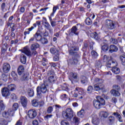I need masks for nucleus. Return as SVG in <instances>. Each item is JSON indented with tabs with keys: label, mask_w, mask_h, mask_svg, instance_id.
Wrapping results in <instances>:
<instances>
[{
	"label": "nucleus",
	"mask_w": 125,
	"mask_h": 125,
	"mask_svg": "<svg viewBox=\"0 0 125 125\" xmlns=\"http://www.w3.org/2000/svg\"><path fill=\"white\" fill-rule=\"evenodd\" d=\"M54 61H58L59 60V53L58 54H55V56L53 58Z\"/></svg>",
	"instance_id": "nucleus-54"
},
{
	"label": "nucleus",
	"mask_w": 125,
	"mask_h": 125,
	"mask_svg": "<svg viewBox=\"0 0 125 125\" xmlns=\"http://www.w3.org/2000/svg\"><path fill=\"white\" fill-rule=\"evenodd\" d=\"M61 99H62V100H64V101H66V100L68 99V96H67V94H64L63 95H61Z\"/></svg>",
	"instance_id": "nucleus-56"
},
{
	"label": "nucleus",
	"mask_w": 125,
	"mask_h": 125,
	"mask_svg": "<svg viewBox=\"0 0 125 125\" xmlns=\"http://www.w3.org/2000/svg\"><path fill=\"white\" fill-rule=\"evenodd\" d=\"M11 76L14 79V81H17V80H18V76L15 71H12L11 72Z\"/></svg>",
	"instance_id": "nucleus-33"
},
{
	"label": "nucleus",
	"mask_w": 125,
	"mask_h": 125,
	"mask_svg": "<svg viewBox=\"0 0 125 125\" xmlns=\"http://www.w3.org/2000/svg\"><path fill=\"white\" fill-rule=\"evenodd\" d=\"M92 123V124H93V125H99V123H100V121L99 120V118H98V117H97V115H93Z\"/></svg>",
	"instance_id": "nucleus-15"
},
{
	"label": "nucleus",
	"mask_w": 125,
	"mask_h": 125,
	"mask_svg": "<svg viewBox=\"0 0 125 125\" xmlns=\"http://www.w3.org/2000/svg\"><path fill=\"white\" fill-rule=\"evenodd\" d=\"M62 116L63 119L71 121L72 118L74 117V111L72 108H67L65 111L62 112Z\"/></svg>",
	"instance_id": "nucleus-3"
},
{
	"label": "nucleus",
	"mask_w": 125,
	"mask_h": 125,
	"mask_svg": "<svg viewBox=\"0 0 125 125\" xmlns=\"http://www.w3.org/2000/svg\"><path fill=\"white\" fill-rule=\"evenodd\" d=\"M15 113V111L14 110L13 108H10L7 111H4L3 114V117L4 118H6V119L8 118L9 116L10 117H13L14 116V113Z\"/></svg>",
	"instance_id": "nucleus-7"
},
{
	"label": "nucleus",
	"mask_w": 125,
	"mask_h": 125,
	"mask_svg": "<svg viewBox=\"0 0 125 125\" xmlns=\"http://www.w3.org/2000/svg\"><path fill=\"white\" fill-rule=\"evenodd\" d=\"M67 62L69 65H77L79 63V60L76 58H73L68 60Z\"/></svg>",
	"instance_id": "nucleus-14"
},
{
	"label": "nucleus",
	"mask_w": 125,
	"mask_h": 125,
	"mask_svg": "<svg viewBox=\"0 0 125 125\" xmlns=\"http://www.w3.org/2000/svg\"><path fill=\"white\" fill-rule=\"evenodd\" d=\"M112 64H114L113 65L114 66H112V68L111 69L112 73L115 74V75H119V74L121 73V70L119 67H116V66H118V62H117V61H112Z\"/></svg>",
	"instance_id": "nucleus-8"
},
{
	"label": "nucleus",
	"mask_w": 125,
	"mask_h": 125,
	"mask_svg": "<svg viewBox=\"0 0 125 125\" xmlns=\"http://www.w3.org/2000/svg\"><path fill=\"white\" fill-rule=\"evenodd\" d=\"M102 116L104 118H106L108 117V113H107L106 111L103 112Z\"/></svg>",
	"instance_id": "nucleus-63"
},
{
	"label": "nucleus",
	"mask_w": 125,
	"mask_h": 125,
	"mask_svg": "<svg viewBox=\"0 0 125 125\" xmlns=\"http://www.w3.org/2000/svg\"><path fill=\"white\" fill-rule=\"evenodd\" d=\"M0 109L2 111H3L5 108V104L3 103V101L1 100L0 101Z\"/></svg>",
	"instance_id": "nucleus-42"
},
{
	"label": "nucleus",
	"mask_w": 125,
	"mask_h": 125,
	"mask_svg": "<svg viewBox=\"0 0 125 125\" xmlns=\"http://www.w3.org/2000/svg\"><path fill=\"white\" fill-rule=\"evenodd\" d=\"M25 71V68L23 65H20L18 68V73L19 76H21Z\"/></svg>",
	"instance_id": "nucleus-20"
},
{
	"label": "nucleus",
	"mask_w": 125,
	"mask_h": 125,
	"mask_svg": "<svg viewBox=\"0 0 125 125\" xmlns=\"http://www.w3.org/2000/svg\"><path fill=\"white\" fill-rule=\"evenodd\" d=\"M93 86L92 85H89L88 86L87 88V91L88 92V93H91L93 91Z\"/></svg>",
	"instance_id": "nucleus-45"
},
{
	"label": "nucleus",
	"mask_w": 125,
	"mask_h": 125,
	"mask_svg": "<svg viewBox=\"0 0 125 125\" xmlns=\"http://www.w3.org/2000/svg\"><path fill=\"white\" fill-rule=\"evenodd\" d=\"M57 80V79H56V77H55V75H52L50 76L49 78H48V81L49 83H54V82H56V80Z\"/></svg>",
	"instance_id": "nucleus-27"
},
{
	"label": "nucleus",
	"mask_w": 125,
	"mask_h": 125,
	"mask_svg": "<svg viewBox=\"0 0 125 125\" xmlns=\"http://www.w3.org/2000/svg\"><path fill=\"white\" fill-rule=\"evenodd\" d=\"M74 35H76V36L79 35L77 26H73L72 28L69 30V36H73Z\"/></svg>",
	"instance_id": "nucleus-11"
},
{
	"label": "nucleus",
	"mask_w": 125,
	"mask_h": 125,
	"mask_svg": "<svg viewBox=\"0 0 125 125\" xmlns=\"http://www.w3.org/2000/svg\"><path fill=\"white\" fill-rule=\"evenodd\" d=\"M102 49L103 51L106 52L109 49V46L108 45H104L102 46Z\"/></svg>",
	"instance_id": "nucleus-48"
},
{
	"label": "nucleus",
	"mask_w": 125,
	"mask_h": 125,
	"mask_svg": "<svg viewBox=\"0 0 125 125\" xmlns=\"http://www.w3.org/2000/svg\"><path fill=\"white\" fill-rule=\"evenodd\" d=\"M73 97H78V99H83V96H80V95L78 94V93L76 92L73 94Z\"/></svg>",
	"instance_id": "nucleus-52"
},
{
	"label": "nucleus",
	"mask_w": 125,
	"mask_h": 125,
	"mask_svg": "<svg viewBox=\"0 0 125 125\" xmlns=\"http://www.w3.org/2000/svg\"><path fill=\"white\" fill-rule=\"evenodd\" d=\"M120 60L122 62L123 65H125V56H122L120 57Z\"/></svg>",
	"instance_id": "nucleus-58"
},
{
	"label": "nucleus",
	"mask_w": 125,
	"mask_h": 125,
	"mask_svg": "<svg viewBox=\"0 0 125 125\" xmlns=\"http://www.w3.org/2000/svg\"><path fill=\"white\" fill-rule=\"evenodd\" d=\"M79 47L78 46H73L69 49L68 52L70 55H73L76 59H79V58H81V55L76 52L79 51Z\"/></svg>",
	"instance_id": "nucleus-4"
},
{
	"label": "nucleus",
	"mask_w": 125,
	"mask_h": 125,
	"mask_svg": "<svg viewBox=\"0 0 125 125\" xmlns=\"http://www.w3.org/2000/svg\"><path fill=\"white\" fill-rule=\"evenodd\" d=\"M21 104L22 106L25 107L27 106V103L28 101L27 100V98L25 97L22 96L21 97Z\"/></svg>",
	"instance_id": "nucleus-17"
},
{
	"label": "nucleus",
	"mask_w": 125,
	"mask_h": 125,
	"mask_svg": "<svg viewBox=\"0 0 125 125\" xmlns=\"http://www.w3.org/2000/svg\"><path fill=\"white\" fill-rule=\"evenodd\" d=\"M91 54L93 58H96L97 57H98V54L94 50H92L91 52Z\"/></svg>",
	"instance_id": "nucleus-39"
},
{
	"label": "nucleus",
	"mask_w": 125,
	"mask_h": 125,
	"mask_svg": "<svg viewBox=\"0 0 125 125\" xmlns=\"http://www.w3.org/2000/svg\"><path fill=\"white\" fill-rule=\"evenodd\" d=\"M113 88L115 90H117V91H119V90H120V89H121V87H120V86H119L118 85H113Z\"/></svg>",
	"instance_id": "nucleus-57"
},
{
	"label": "nucleus",
	"mask_w": 125,
	"mask_h": 125,
	"mask_svg": "<svg viewBox=\"0 0 125 125\" xmlns=\"http://www.w3.org/2000/svg\"><path fill=\"white\" fill-rule=\"evenodd\" d=\"M57 9H59V6H54L53 8V12L51 14L50 16H53V15H54V14L56 12V10H57Z\"/></svg>",
	"instance_id": "nucleus-35"
},
{
	"label": "nucleus",
	"mask_w": 125,
	"mask_h": 125,
	"mask_svg": "<svg viewBox=\"0 0 125 125\" xmlns=\"http://www.w3.org/2000/svg\"><path fill=\"white\" fill-rule=\"evenodd\" d=\"M84 115V110H83V109H81L79 112L77 113V115L78 116V117H80V118H83Z\"/></svg>",
	"instance_id": "nucleus-37"
},
{
	"label": "nucleus",
	"mask_w": 125,
	"mask_h": 125,
	"mask_svg": "<svg viewBox=\"0 0 125 125\" xmlns=\"http://www.w3.org/2000/svg\"><path fill=\"white\" fill-rule=\"evenodd\" d=\"M110 93L111 95H113V96H115V97H118L119 96H121V93H120V92H119V91H117V90H111Z\"/></svg>",
	"instance_id": "nucleus-19"
},
{
	"label": "nucleus",
	"mask_w": 125,
	"mask_h": 125,
	"mask_svg": "<svg viewBox=\"0 0 125 125\" xmlns=\"http://www.w3.org/2000/svg\"><path fill=\"white\" fill-rule=\"evenodd\" d=\"M1 91L2 96L4 97H8L10 95V92L6 87L2 88Z\"/></svg>",
	"instance_id": "nucleus-12"
},
{
	"label": "nucleus",
	"mask_w": 125,
	"mask_h": 125,
	"mask_svg": "<svg viewBox=\"0 0 125 125\" xmlns=\"http://www.w3.org/2000/svg\"><path fill=\"white\" fill-rule=\"evenodd\" d=\"M113 62V61H112V62ZM112 65H114L115 64H111L110 62H106V66L107 68H112Z\"/></svg>",
	"instance_id": "nucleus-60"
},
{
	"label": "nucleus",
	"mask_w": 125,
	"mask_h": 125,
	"mask_svg": "<svg viewBox=\"0 0 125 125\" xmlns=\"http://www.w3.org/2000/svg\"><path fill=\"white\" fill-rule=\"evenodd\" d=\"M105 25L110 30H114L117 27V25L115 24V22L110 20H107L106 21Z\"/></svg>",
	"instance_id": "nucleus-5"
},
{
	"label": "nucleus",
	"mask_w": 125,
	"mask_h": 125,
	"mask_svg": "<svg viewBox=\"0 0 125 125\" xmlns=\"http://www.w3.org/2000/svg\"><path fill=\"white\" fill-rule=\"evenodd\" d=\"M50 51L51 53H52V54L55 55L59 53V52L58 51V50L56 49V48H53V47L51 48Z\"/></svg>",
	"instance_id": "nucleus-34"
},
{
	"label": "nucleus",
	"mask_w": 125,
	"mask_h": 125,
	"mask_svg": "<svg viewBox=\"0 0 125 125\" xmlns=\"http://www.w3.org/2000/svg\"><path fill=\"white\" fill-rule=\"evenodd\" d=\"M40 42L42 44H46V43L48 42V41L47 40V39L45 38H42L40 40Z\"/></svg>",
	"instance_id": "nucleus-41"
},
{
	"label": "nucleus",
	"mask_w": 125,
	"mask_h": 125,
	"mask_svg": "<svg viewBox=\"0 0 125 125\" xmlns=\"http://www.w3.org/2000/svg\"><path fill=\"white\" fill-rule=\"evenodd\" d=\"M110 42L113 44H118V40L114 38H111Z\"/></svg>",
	"instance_id": "nucleus-49"
},
{
	"label": "nucleus",
	"mask_w": 125,
	"mask_h": 125,
	"mask_svg": "<svg viewBox=\"0 0 125 125\" xmlns=\"http://www.w3.org/2000/svg\"><path fill=\"white\" fill-rule=\"evenodd\" d=\"M73 123L75 124H79L80 123V119L77 117H74L73 119Z\"/></svg>",
	"instance_id": "nucleus-55"
},
{
	"label": "nucleus",
	"mask_w": 125,
	"mask_h": 125,
	"mask_svg": "<svg viewBox=\"0 0 125 125\" xmlns=\"http://www.w3.org/2000/svg\"><path fill=\"white\" fill-rule=\"evenodd\" d=\"M34 37L35 38V40H36L37 42H41V40L42 39L41 34L38 32L35 33V34L34 35Z\"/></svg>",
	"instance_id": "nucleus-25"
},
{
	"label": "nucleus",
	"mask_w": 125,
	"mask_h": 125,
	"mask_svg": "<svg viewBox=\"0 0 125 125\" xmlns=\"http://www.w3.org/2000/svg\"><path fill=\"white\" fill-rule=\"evenodd\" d=\"M110 60H111V58H110V57L107 56V55H104V58H103L104 62H109Z\"/></svg>",
	"instance_id": "nucleus-40"
},
{
	"label": "nucleus",
	"mask_w": 125,
	"mask_h": 125,
	"mask_svg": "<svg viewBox=\"0 0 125 125\" xmlns=\"http://www.w3.org/2000/svg\"><path fill=\"white\" fill-rule=\"evenodd\" d=\"M27 93L29 97H33V96H34V95H35V92H34V90L31 88H29L28 89Z\"/></svg>",
	"instance_id": "nucleus-29"
},
{
	"label": "nucleus",
	"mask_w": 125,
	"mask_h": 125,
	"mask_svg": "<svg viewBox=\"0 0 125 125\" xmlns=\"http://www.w3.org/2000/svg\"><path fill=\"white\" fill-rule=\"evenodd\" d=\"M95 67L98 69H100V68L102 67V63L100 60H98L96 62Z\"/></svg>",
	"instance_id": "nucleus-32"
},
{
	"label": "nucleus",
	"mask_w": 125,
	"mask_h": 125,
	"mask_svg": "<svg viewBox=\"0 0 125 125\" xmlns=\"http://www.w3.org/2000/svg\"><path fill=\"white\" fill-rule=\"evenodd\" d=\"M111 102H112V103L116 104V103L117 102V98L113 97L111 99Z\"/></svg>",
	"instance_id": "nucleus-64"
},
{
	"label": "nucleus",
	"mask_w": 125,
	"mask_h": 125,
	"mask_svg": "<svg viewBox=\"0 0 125 125\" xmlns=\"http://www.w3.org/2000/svg\"><path fill=\"white\" fill-rule=\"evenodd\" d=\"M44 27L49 30L50 34H52L53 33V29L51 28V25L48 23L46 21L44 22Z\"/></svg>",
	"instance_id": "nucleus-18"
},
{
	"label": "nucleus",
	"mask_w": 125,
	"mask_h": 125,
	"mask_svg": "<svg viewBox=\"0 0 125 125\" xmlns=\"http://www.w3.org/2000/svg\"><path fill=\"white\" fill-rule=\"evenodd\" d=\"M37 94L40 95L41 94V92L42 93H46L47 92V88H46V86H45V84H42L41 86H38L37 88Z\"/></svg>",
	"instance_id": "nucleus-6"
},
{
	"label": "nucleus",
	"mask_w": 125,
	"mask_h": 125,
	"mask_svg": "<svg viewBox=\"0 0 125 125\" xmlns=\"http://www.w3.org/2000/svg\"><path fill=\"white\" fill-rule=\"evenodd\" d=\"M40 47V45L38 43H34L31 44L30 49L28 46L24 47L23 49L20 50L22 53H24L25 55L28 57H32V56H36L38 54V52L36 50Z\"/></svg>",
	"instance_id": "nucleus-1"
},
{
	"label": "nucleus",
	"mask_w": 125,
	"mask_h": 125,
	"mask_svg": "<svg viewBox=\"0 0 125 125\" xmlns=\"http://www.w3.org/2000/svg\"><path fill=\"white\" fill-rule=\"evenodd\" d=\"M32 105L34 107H38L39 106V101L38 100H33L32 101Z\"/></svg>",
	"instance_id": "nucleus-36"
},
{
	"label": "nucleus",
	"mask_w": 125,
	"mask_h": 125,
	"mask_svg": "<svg viewBox=\"0 0 125 125\" xmlns=\"http://www.w3.org/2000/svg\"><path fill=\"white\" fill-rule=\"evenodd\" d=\"M95 82L98 83V84H102V83H103V80L98 78H96L95 79Z\"/></svg>",
	"instance_id": "nucleus-51"
},
{
	"label": "nucleus",
	"mask_w": 125,
	"mask_h": 125,
	"mask_svg": "<svg viewBox=\"0 0 125 125\" xmlns=\"http://www.w3.org/2000/svg\"><path fill=\"white\" fill-rule=\"evenodd\" d=\"M92 36H93L94 39L96 40V41H100V36L96 32H94L92 33Z\"/></svg>",
	"instance_id": "nucleus-31"
},
{
	"label": "nucleus",
	"mask_w": 125,
	"mask_h": 125,
	"mask_svg": "<svg viewBox=\"0 0 125 125\" xmlns=\"http://www.w3.org/2000/svg\"><path fill=\"white\" fill-rule=\"evenodd\" d=\"M96 99L97 100L93 101L94 106L96 109H100L101 106H104L105 105V100L100 96H97Z\"/></svg>",
	"instance_id": "nucleus-2"
},
{
	"label": "nucleus",
	"mask_w": 125,
	"mask_h": 125,
	"mask_svg": "<svg viewBox=\"0 0 125 125\" xmlns=\"http://www.w3.org/2000/svg\"><path fill=\"white\" fill-rule=\"evenodd\" d=\"M109 52L110 53H113V52H117L118 51V47L115 45H111L109 47Z\"/></svg>",
	"instance_id": "nucleus-21"
},
{
	"label": "nucleus",
	"mask_w": 125,
	"mask_h": 125,
	"mask_svg": "<svg viewBox=\"0 0 125 125\" xmlns=\"http://www.w3.org/2000/svg\"><path fill=\"white\" fill-rule=\"evenodd\" d=\"M61 125H70L69 122L67 120H63L61 122Z\"/></svg>",
	"instance_id": "nucleus-59"
},
{
	"label": "nucleus",
	"mask_w": 125,
	"mask_h": 125,
	"mask_svg": "<svg viewBox=\"0 0 125 125\" xmlns=\"http://www.w3.org/2000/svg\"><path fill=\"white\" fill-rule=\"evenodd\" d=\"M51 67L55 68L57 66V63L56 62H50L49 63Z\"/></svg>",
	"instance_id": "nucleus-61"
},
{
	"label": "nucleus",
	"mask_w": 125,
	"mask_h": 125,
	"mask_svg": "<svg viewBox=\"0 0 125 125\" xmlns=\"http://www.w3.org/2000/svg\"><path fill=\"white\" fill-rule=\"evenodd\" d=\"M95 90L96 91L100 90V89H102L103 88V84H95L94 86Z\"/></svg>",
	"instance_id": "nucleus-28"
},
{
	"label": "nucleus",
	"mask_w": 125,
	"mask_h": 125,
	"mask_svg": "<svg viewBox=\"0 0 125 125\" xmlns=\"http://www.w3.org/2000/svg\"><path fill=\"white\" fill-rule=\"evenodd\" d=\"M2 70L5 74H7L10 71V64L8 63H4L2 66Z\"/></svg>",
	"instance_id": "nucleus-13"
},
{
	"label": "nucleus",
	"mask_w": 125,
	"mask_h": 125,
	"mask_svg": "<svg viewBox=\"0 0 125 125\" xmlns=\"http://www.w3.org/2000/svg\"><path fill=\"white\" fill-rule=\"evenodd\" d=\"M115 123V117L112 116H110L108 117V120L107 121L108 125H112Z\"/></svg>",
	"instance_id": "nucleus-23"
},
{
	"label": "nucleus",
	"mask_w": 125,
	"mask_h": 125,
	"mask_svg": "<svg viewBox=\"0 0 125 125\" xmlns=\"http://www.w3.org/2000/svg\"><path fill=\"white\" fill-rule=\"evenodd\" d=\"M60 88H62V90H67V89H68V86L65 83L60 85Z\"/></svg>",
	"instance_id": "nucleus-43"
},
{
	"label": "nucleus",
	"mask_w": 125,
	"mask_h": 125,
	"mask_svg": "<svg viewBox=\"0 0 125 125\" xmlns=\"http://www.w3.org/2000/svg\"><path fill=\"white\" fill-rule=\"evenodd\" d=\"M7 121L4 119H0V125H8Z\"/></svg>",
	"instance_id": "nucleus-44"
},
{
	"label": "nucleus",
	"mask_w": 125,
	"mask_h": 125,
	"mask_svg": "<svg viewBox=\"0 0 125 125\" xmlns=\"http://www.w3.org/2000/svg\"><path fill=\"white\" fill-rule=\"evenodd\" d=\"M53 111V106H49L47 109V114H51Z\"/></svg>",
	"instance_id": "nucleus-50"
},
{
	"label": "nucleus",
	"mask_w": 125,
	"mask_h": 125,
	"mask_svg": "<svg viewBox=\"0 0 125 125\" xmlns=\"http://www.w3.org/2000/svg\"><path fill=\"white\" fill-rule=\"evenodd\" d=\"M48 75L49 76H54V70H50L48 72Z\"/></svg>",
	"instance_id": "nucleus-62"
},
{
	"label": "nucleus",
	"mask_w": 125,
	"mask_h": 125,
	"mask_svg": "<svg viewBox=\"0 0 125 125\" xmlns=\"http://www.w3.org/2000/svg\"><path fill=\"white\" fill-rule=\"evenodd\" d=\"M11 99L13 100V101H16L17 100V96L14 93H13L10 96Z\"/></svg>",
	"instance_id": "nucleus-47"
},
{
	"label": "nucleus",
	"mask_w": 125,
	"mask_h": 125,
	"mask_svg": "<svg viewBox=\"0 0 125 125\" xmlns=\"http://www.w3.org/2000/svg\"><path fill=\"white\" fill-rule=\"evenodd\" d=\"M1 79L3 82H6L8 80L7 75L4 73L2 74Z\"/></svg>",
	"instance_id": "nucleus-38"
},
{
	"label": "nucleus",
	"mask_w": 125,
	"mask_h": 125,
	"mask_svg": "<svg viewBox=\"0 0 125 125\" xmlns=\"http://www.w3.org/2000/svg\"><path fill=\"white\" fill-rule=\"evenodd\" d=\"M19 107V105L17 103H15L13 105V108L12 109H13L14 110L16 111L17 109H18Z\"/></svg>",
	"instance_id": "nucleus-53"
},
{
	"label": "nucleus",
	"mask_w": 125,
	"mask_h": 125,
	"mask_svg": "<svg viewBox=\"0 0 125 125\" xmlns=\"http://www.w3.org/2000/svg\"><path fill=\"white\" fill-rule=\"evenodd\" d=\"M37 114L36 109H30L28 111V116L30 119H35L37 117Z\"/></svg>",
	"instance_id": "nucleus-10"
},
{
	"label": "nucleus",
	"mask_w": 125,
	"mask_h": 125,
	"mask_svg": "<svg viewBox=\"0 0 125 125\" xmlns=\"http://www.w3.org/2000/svg\"><path fill=\"white\" fill-rule=\"evenodd\" d=\"M7 88L9 91H14L16 89V85L14 84H11L7 85Z\"/></svg>",
	"instance_id": "nucleus-22"
},
{
	"label": "nucleus",
	"mask_w": 125,
	"mask_h": 125,
	"mask_svg": "<svg viewBox=\"0 0 125 125\" xmlns=\"http://www.w3.org/2000/svg\"><path fill=\"white\" fill-rule=\"evenodd\" d=\"M75 92L76 91H78V94L80 95V96H84L85 95V92H84V91L83 90V89L79 88V87H76L75 90Z\"/></svg>",
	"instance_id": "nucleus-16"
},
{
	"label": "nucleus",
	"mask_w": 125,
	"mask_h": 125,
	"mask_svg": "<svg viewBox=\"0 0 125 125\" xmlns=\"http://www.w3.org/2000/svg\"><path fill=\"white\" fill-rule=\"evenodd\" d=\"M28 77H29V73H25L21 77V80L22 82H24V81H28Z\"/></svg>",
	"instance_id": "nucleus-30"
},
{
	"label": "nucleus",
	"mask_w": 125,
	"mask_h": 125,
	"mask_svg": "<svg viewBox=\"0 0 125 125\" xmlns=\"http://www.w3.org/2000/svg\"><path fill=\"white\" fill-rule=\"evenodd\" d=\"M81 82L83 84H86L88 83V79L85 76H82L81 77Z\"/></svg>",
	"instance_id": "nucleus-26"
},
{
	"label": "nucleus",
	"mask_w": 125,
	"mask_h": 125,
	"mask_svg": "<svg viewBox=\"0 0 125 125\" xmlns=\"http://www.w3.org/2000/svg\"><path fill=\"white\" fill-rule=\"evenodd\" d=\"M69 79L71 81L72 83H78L79 81V80H78V73L71 72L70 73Z\"/></svg>",
	"instance_id": "nucleus-9"
},
{
	"label": "nucleus",
	"mask_w": 125,
	"mask_h": 125,
	"mask_svg": "<svg viewBox=\"0 0 125 125\" xmlns=\"http://www.w3.org/2000/svg\"><path fill=\"white\" fill-rule=\"evenodd\" d=\"M85 22L87 25H91V24H92V21L89 18H87L85 21Z\"/></svg>",
	"instance_id": "nucleus-46"
},
{
	"label": "nucleus",
	"mask_w": 125,
	"mask_h": 125,
	"mask_svg": "<svg viewBox=\"0 0 125 125\" xmlns=\"http://www.w3.org/2000/svg\"><path fill=\"white\" fill-rule=\"evenodd\" d=\"M20 60L21 63L22 64H26V62H27V57H26L25 55L22 54L21 55Z\"/></svg>",
	"instance_id": "nucleus-24"
}]
</instances>
